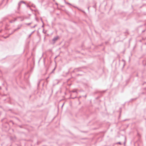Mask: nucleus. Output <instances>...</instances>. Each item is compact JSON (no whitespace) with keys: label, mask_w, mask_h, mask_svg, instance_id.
Segmentation results:
<instances>
[{"label":"nucleus","mask_w":146,"mask_h":146,"mask_svg":"<svg viewBox=\"0 0 146 146\" xmlns=\"http://www.w3.org/2000/svg\"><path fill=\"white\" fill-rule=\"evenodd\" d=\"M57 39H58V38H54L53 40H57Z\"/></svg>","instance_id":"nucleus-1"}]
</instances>
